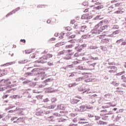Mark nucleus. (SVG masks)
I'll use <instances>...</instances> for the list:
<instances>
[{
    "mask_svg": "<svg viewBox=\"0 0 126 126\" xmlns=\"http://www.w3.org/2000/svg\"><path fill=\"white\" fill-rule=\"evenodd\" d=\"M105 21H100L97 25L95 26V29H94L92 31V34H96V35H98L100 34V31L97 30V29L98 28L99 26H101L100 27L101 30H105V29H108L109 27V25H104L105 24Z\"/></svg>",
    "mask_w": 126,
    "mask_h": 126,
    "instance_id": "1",
    "label": "nucleus"
},
{
    "mask_svg": "<svg viewBox=\"0 0 126 126\" xmlns=\"http://www.w3.org/2000/svg\"><path fill=\"white\" fill-rule=\"evenodd\" d=\"M9 79H2L0 80V83H2V81H4V84H3V85H10L11 84V82L9 81Z\"/></svg>",
    "mask_w": 126,
    "mask_h": 126,
    "instance_id": "2",
    "label": "nucleus"
},
{
    "mask_svg": "<svg viewBox=\"0 0 126 126\" xmlns=\"http://www.w3.org/2000/svg\"><path fill=\"white\" fill-rule=\"evenodd\" d=\"M19 9H20V7H18V8H16L15 10H14L12 12L8 13L6 15V17H8V16H9V15H11V14H13V13H15V11H18V10H19Z\"/></svg>",
    "mask_w": 126,
    "mask_h": 126,
    "instance_id": "3",
    "label": "nucleus"
},
{
    "mask_svg": "<svg viewBox=\"0 0 126 126\" xmlns=\"http://www.w3.org/2000/svg\"><path fill=\"white\" fill-rule=\"evenodd\" d=\"M47 63V61L43 60L42 58H39V60L35 61L36 63Z\"/></svg>",
    "mask_w": 126,
    "mask_h": 126,
    "instance_id": "4",
    "label": "nucleus"
},
{
    "mask_svg": "<svg viewBox=\"0 0 126 126\" xmlns=\"http://www.w3.org/2000/svg\"><path fill=\"white\" fill-rule=\"evenodd\" d=\"M44 114H45V111L42 109L36 113V116H43Z\"/></svg>",
    "mask_w": 126,
    "mask_h": 126,
    "instance_id": "5",
    "label": "nucleus"
},
{
    "mask_svg": "<svg viewBox=\"0 0 126 126\" xmlns=\"http://www.w3.org/2000/svg\"><path fill=\"white\" fill-rule=\"evenodd\" d=\"M59 115H60V117H63V116H65V115H66V114H68V112H67V111H65V110H63V111H61L60 112Z\"/></svg>",
    "mask_w": 126,
    "mask_h": 126,
    "instance_id": "6",
    "label": "nucleus"
},
{
    "mask_svg": "<svg viewBox=\"0 0 126 126\" xmlns=\"http://www.w3.org/2000/svg\"><path fill=\"white\" fill-rule=\"evenodd\" d=\"M109 41L110 39H109V38L104 37V39H101V43H103V44H107V43H109Z\"/></svg>",
    "mask_w": 126,
    "mask_h": 126,
    "instance_id": "7",
    "label": "nucleus"
},
{
    "mask_svg": "<svg viewBox=\"0 0 126 126\" xmlns=\"http://www.w3.org/2000/svg\"><path fill=\"white\" fill-rule=\"evenodd\" d=\"M109 70H117V67L115 66H110L107 67Z\"/></svg>",
    "mask_w": 126,
    "mask_h": 126,
    "instance_id": "8",
    "label": "nucleus"
},
{
    "mask_svg": "<svg viewBox=\"0 0 126 126\" xmlns=\"http://www.w3.org/2000/svg\"><path fill=\"white\" fill-rule=\"evenodd\" d=\"M84 111H86V106H85V105L80 106V111L84 112Z\"/></svg>",
    "mask_w": 126,
    "mask_h": 126,
    "instance_id": "9",
    "label": "nucleus"
},
{
    "mask_svg": "<svg viewBox=\"0 0 126 126\" xmlns=\"http://www.w3.org/2000/svg\"><path fill=\"white\" fill-rule=\"evenodd\" d=\"M94 20H97V19H99V20L103 19V16L101 15H97L94 18Z\"/></svg>",
    "mask_w": 126,
    "mask_h": 126,
    "instance_id": "10",
    "label": "nucleus"
},
{
    "mask_svg": "<svg viewBox=\"0 0 126 126\" xmlns=\"http://www.w3.org/2000/svg\"><path fill=\"white\" fill-rule=\"evenodd\" d=\"M79 102V99H73L71 101V104H77V102Z\"/></svg>",
    "mask_w": 126,
    "mask_h": 126,
    "instance_id": "11",
    "label": "nucleus"
},
{
    "mask_svg": "<svg viewBox=\"0 0 126 126\" xmlns=\"http://www.w3.org/2000/svg\"><path fill=\"white\" fill-rule=\"evenodd\" d=\"M47 121H49V122H54V116H51L49 117L46 118Z\"/></svg>",
    "mask_w": 126,
    "mask_h": 126,
    "instance_id": "12",
    "label": "nucleus"
},
{
    "mask_svg": "<svg viewBox=\"0 0 126 126\" xmlns=\"http://www.w3.org/2000/svg\"><path fill=\"white\" fill-rule=\"evenodd\" d=\"M29 85L30 86V87H35V86H36V83L30 82Z\"/></svg>",
    "mask_w": 126,
    "mask_h": 126,
    "instance_id": "13",
    "label": "nucleus"
},
{
    "mask_svg": "<svg viewBox=\"0 0 126 126\" xmlns=\"http://www.w3.org/2000/svg\"><path fill=\"white\" fill-rule=\"evenodd\" d=\"M28 63V60H21L18 62L19 63Z\"/></svg>",
    "mask_w": 126,
    "mask_h": 126,
    "instance_id": "14",
    "label": "nucleus"
},
{
    "mask_svg": "<svg viewBox=\"0 0 126 126\" xmlns=\"http://www.w3.org/2000/svg\"><path fill=\"white\" fill-rule=\"evenodd\" d=\"M83 79H84V77H80L75 79V81L76 82H78L79 81H82Z\"/></svg>",
    "mask_w": 126,
    "mask_h": 126,
    "instance_id": "15",
    "label": "nucleus"
},
{
    "mask_svg": "<svg viewBox=\"0 0 126 126\" xmlns=\"http://www.w3.org/2000/svg\"><path fill=\"white\" fill-rule=\"evenodd\" d=\"M104 7V6L103 5H99L98 6H97L96 7H94V8L95 9H97V10H99V9H101V8H103Z\"/></svg>",
    "mask_w": 126,
    "mask_h": 126,
    "instance_id": "16",
    "label": "nucleus"
},
{
    "mask_svg": "<svg viewBox=\"0 0 126 126\" xmlns=\"http://www.w3.org/2000/svg\"><path fill=\"white\" fill-rule=\"evenodd\" d=\"M121 119H122V116L121 115H118L117 117H116L115 121L118 122L119 120H121Z\"/></svg>",
    "mask_w": 126,
    "mask_h": 126,
    "instance_id": "17",
    "label": "nucleus"
},
{
    "mask_svg": "<svg viewBox=\"0 0 126 126\" xmlns=\"http://www.w3.org/2000/svg\"><path fill=\"white\" fill-rule=\"evenodd\" d=\"M86 28H87V27L86 26H81L80 27V32H84V29H86Z\"/></svg>",
    "mask_w": 126,
    "mask_h": 126,
    "instance_id": "18",
    "label": "nucleus"
},
{
    "mask_svg": "<svg viewBox=\"0 0 126 126\" xmlns=\"http://www.w3.org/2000/svg\"><path fill=\"white\" fill-rule=\"evenodd\" d=\"M11 98L12 99H18L20 98V95L17 94V95H14L11 96Z\"/></svg>",
    "mask_w": 126,
    "mask_h": 126,
    "instance_id": "19",
    "label": "nucleus"
},
{
    "mask_svg": "<svg viewBox=\"0 0 126 126\" xmlns=\"http://www.w3.org/2000/svg\"><path fill=\"white\" fill-rule=\"evenodd\" d=\"M87 16H88V14H83L82 16L81 19H87Z\"/></svg>",
    "mask_w": 126,
    "mask_h": 126,
    "instance_id": "20",
    "label": "nucleus"
},
{
    "mask_svg": "<svg viewBox=\"0 0 126 126\" xmlns=\"http://www.w3.org/2000/svg\"><path fill=\"white\" fill-rule=\"evenodd\" d=\"M39 70H40V68H35L33 69L31 71L32 72H38Z\"/></svg>",
    "mask_w": 126,
    "mask_h": 126,
    "instance_id": "21",
    "label": "nucleus"
},
{
    "mask_svg": "<svg viewBox=\"0 0 126 126\" xmlns=\"http://www.w3.org/2000/svg\"><path fill=\"white\" fill-rule=\"evenodd\" d=\"M33 75V74L32 72H27L25 74V76L28 77V76H30Z\"/></svg>",
    "mask_w": 126,
    "mask_h": 126,
    "instance_id": "22",
    "label": "nucleus"
},
{
    "mask_svg": "<svg viewBox=\"0 0 126 126\" xmlns=\"http://www.w3.org/2000/svg\"><path fill=\"white\" fill-rule=\"evenodd\" d=\"M98 125H107V122L99 121L97 122Z\"/></svg>",
    "mask_w": 126,
    "mask_h": 126,
    "instance_id": "23",
    "label": "nucleus"
},
{
    "mask_svg": "<svg viewBox=\"0 0 126 126\" xmlns=\"http://www.w3.org/2000/svg\"><path fill=\"white\" fill-rule=\"evenodd\" d=\"M47 57L48 56L47 55H45L41 57V60L42 59L43 61H46L48 60V59H49Z\"/></svg>",
    "mask_w": 126,
    "mask_h": 126,
    "instance_id": "24",
    "label": "nucleus"
},
{
    "mask_svg": "<svg viewBox=\"0 0 126 126\" xmlns=\"http://www.w3.org/2000/svg\"><path fill=\"white\" fill-rule=\"evenodd\" d=\"M113 59H110L108 60V64L110 65H114V62H110L111 61H112Z\"/></svg>",
    "mask_w": 126,
    "mask_h": 126,
    "instance_id": "25",
    "label": "nucleus"
},
{
    "mask_svg": "<svg viewBox=\"0 0 126 126\" xmlns=\"http://www.w3.org/2000/svg\"><path fill=\"white\" fill-rule=\"evenodd\" d=\"M66 68H67V69H70L71 68H73V65L72 64L68 65L66 66Z\"/></svg>",
    "mask_w": 126,
    "mask_h": 126,
    "instance_id": "26",
    "label": "nucleus"
},
{
    "mask_svg": "<svg viewBox=\"0 0 126 126\" xmlns=\"http://www.w3.org/2000/svg\"><path fill=\"white\" fill-rule=\"evenodd\" d=\"M111 84L114 85V86L118 87L119 86V85H120V83H116L114 81H113L111 83Z\"/></svg>",
    "mask_w": 126,
    "mask_h": 126,
    "instance_id": "27",
    "label": "nucleus"
},
{
    "mask_svg": "<svg viewBox=\"0 0 126 126\" xmlns=\"http://www.w3.org/2000/svg\"><path fill=\"white\" fill-rule=\"evenodd\" d=\"M58 101V99L56 97H53L51 98L52 103H56Z\"/></svg>",
    "mask_w": 126,
    "mask_h": 126,
    "instance_id": "28",
    "label": "nucleus"
},
{
    "mask_svg": "<svg viewBox=\"0 0 126 126\" xmlns=\"http://www.w3.org/2000/svg\"><path fill=\"white\" fill-rule=\"evenodd\" d=\"M76 83H72V84H69L68 85V87L71 88V87H74V86H76Z\"/></svg>",
    "mask_w": 126,
    "mask_h": 126,
    "instance_id": "29",
    "label": "nucleus"
},
{
    "mask_svg": "<svg viewBox=\"0 0 126 126\" xmlns=\"http://www.w3.org/2000/svg\"><path fill=\"white\" fill-rule=\"evenodd\" d=\"M120 32H121V30H117V31L114 32H113V34H114V35H117V34H119Z\"/></svg>",
    "mask_w": 126,
    "mask_h": 126,
    "instance_id": "30",
    "label": "nucleus"
},
{
    "mask_svg": "<svg viewBox=\"0 0 126 126\" xmlns=\"http://www.w3.org/2000/svg\"><path fill=\"white\" fill-rule=\"evenodd\" d=\"M75 49H78V50H77L78 52H81V51H82V49L83 48H81L80 46V47L78 46V47H76Z\"/></svg>",
    "mask_w": 126,
    "mask_h": 126,
    "instance_id": "31",
    "label": "nucleus"
},
{
    "mask_svg": "<svg viewBox=\"0 0 126 126\" xmlns=\"http://www.w3.org/2000/svg\"><path fill=\"white\" fill-rule=\"evenodd\" d=\"M19 112L18 113V115L19 116H24V115L25 114L24 112H23V111H19Z\"/></svg>",
    "mask_w": 126,
    "mask_h": 126,
    "instance_id": "32",
    "label": "nucleus"
},
{
    "mask_svg": "<svg viewBox=\"0 0 126 126\" xmlns=\"http://www.w3.org/2000/svg\"><path fill=\"white\" fill-rule=\"evenodd\" d=\"M123 41H124V39L123 38H121L119 40H118L116 42V44H117L118 45V44H120V43H121V42H123Z\"/></svg>",
    "mask_w": 126,
    "mask_h": 126,
    "instance_id": "33",
    "label": "nucleus"
},
{
    "mask_svg": "<svg viewBox=\"0 0 126 126\" xmlns=\"http://www.w3.org/2000/svg\"><path fill=\"white\" fill-rule=\"evenodd\" d=\"M64 52H65L64 50L60 51L59 53H58V56H61L63 55H64Z\"/></svg>",
    "mask_w": 126,
    "mask_h": 126,
    "instance_id": "34",
    "label": "nucleus"
},
{
    "mask_svg": "<svg viewBox=\"0 0 126 126\" xmlns=\"http://www.w3.org/2000/svg\"><path fill=\"white\" fill-rule=\"evenodd\" d=\"M30 82H31V81L30 80L25 81L23 82V84H29Z\"/></svg>",
    "mask_w": 126,
    "mask_h": 126,
    "instance_id": "35",
    "label": "nucleus"
},
{
    "mask_svg": "<svg viewBox=\"0 0 126 126\" xmlns=\"http://www.w3.org/2000/svg\"><path fill=\"white\" fill-rule=\"evenodd\" d=\"M22 110H23V109L19 108V107H17L15 109V112H19L20 111H22Z\"/></svg>",
    "mask_w": 126,
    "mask_h": 126,
    "instance_id": "36",
    "label": "nucleus"
},
{
    "mask_svg": "<svg viewBox=\"0 0 126 126\" xmlns=\"http://www.w3.org/2000/svg\"><path fill=\"white\" fill-rule=\"evenodd\" d=\"M52 81V79L48 78L44 81V83H47V82H50Z\"/></svg>",
    "mask_w": 126,
    "mask_h": 126,
    "instance_id": "37",
    "label": "nucleus"
},
{
    "mask_svg": "<svg viewBox=\"0 0 126 126\" xmlns=\"http://www.w3.org/2000/svg\"><path fill=\"white\" fill-rule=\"evenodd\" d=\"M106 35L105 34H103V35H101L99 36V39H102V40H103V39L105 37H106Z\"/></svg>",
    "mask_w": 126,
    "mask_h": 126,
    "instance_id": "38",
    "label": "nucleus"
},
{
    "mask_svg": "<svg viewBox=\"0 0 126 126\" xmlns=\"http://www.w3.org/2000/svg\"><path fill=\"white\" fill-rule=\"evenodd\" d=\"M82 5L87 6V5H88V2L85 1L83 3H82Z\"/></svg>",
    "mask_w": 126,
    "mask_h": 126,
    "instance_id": "39",
    "label": "nucleus"
},
{
    "mask_svg": "<svg viewBox=\"0 0 126 126\" xmlns=\"http://www.w3.org/2000/svg\"><path fill=\"white\" fill-rule=\"evenodd\" d=\"M69 43H75L76 42V40L73 39L70 40L68 41Z\"/></svg>",
    "mask_w": 126,
    "mask_h": 126,
    "instance_id": "40",
    "label": "nucleus"
},
{
    "mask_svg": "<svg viewBox=\"0 0 126 126\" xmlns=\"http://www.w3.org/2000/svg\"><path fill=\"white\" fill-rule=\"evenodd\" d=\"M126 42L122 41V43L120 45V47H123V46H126Z\"/></svg>",
    "mask_w": 126,
    "mask_h": 126,
    "instance_id": "41",
    "label": "nucleus"
},
{
    "mask_svg": "<svg viewBox=\"0 0 126 126\" xmlns=\"http://www.w3.org/2000/svg\"><path fill=\"white\" fill-rule=\"evenodd\" d=\"M114 13L115 14L117 13V14H120V13L122 14V13H123V11L118 10V11L115 12Z\"/></svg>",
    "mask_w": 126,
    "mask_h": 126,
    "instance_id": "42",
    "label": "nucleus"
},
{
    "mask_svg": "<svg viewBox=\"0 0 126 126\" xmlns=\"http://www.w3.org/2000/svg\"><path fill=\"white\" fill-rule=\"evenodd\" d=\"M95 65H96V63H92L90 65V66H93V69H94V67H95Z\"/></svg>",
    "mask_w": 126,
    "mask_h": 126,
    "instance_id": "43",
    "label": "nucleus"
},
{
    "mask_svg": "<svg viewBox=\"0 0 126 126\" xmlns=\"http://www.w3.org/2000/svg\"><path fill=\"white\" fill-rule=\"evenodd\" d=\"M125 71H123L122 72L118 73L116 75H122V74H124V73H125Z\"/></svg>",
    "mask_w": 126,
    "mask_h": 126,
    "instance_id": "44",
    "label": "nucleus"
},
{
    "mask_svg": "<svg viewBox=\"0 0 126 126\" xmlns=\"http://www.w3.org/2000/svg\"><path fill=\"white\" fill-rule=\"evenodd\" d=\"M117 70H109V72H110L111 73H115Z\"/></svg>",
    "mask_w": 126,
    "mask_h": 126,
    "instance_id": "45",
    "label": "nucleus"
},
{
    "mask_svg": "<svg viewBox=\"0 0 126 126\" xmlns=\"http://www.w3.org/2000/svg\"><path fill=\"white\" fill-rule=\"evenodd\" d=\"M82 93H83V94L86 93V94H89V90H85Z\"/></svg>",
    "mask_w": 126,
    "mask_h": 126,
    "instance_id": "46",
    "label": "nucleus"
},
{
    "mask_svg": "<svg viewBox=\"0 0 126 126\" xmlns=\"http://www.w3.org/2000/svg\"><path fill=\"white\" fill-rule=\"evenodd\" d=\"M86 110H87V109H88L89 110H92V109H93V107H90L89 106H86Z\"/></svg>",
    "mask_w": 126,
    "mask_h": 126,
    "instance_id": "47",
    "label": "nucleus"
},
{
    "mask_svg": "<svg viewBox=\"0 0 126 126\" xmlns=\"http://www.w3.org/2000/svg\"><path fill=\"white\" fill-rule=\"evenodd\" d=\"M71 59V57L70 56H66L64 58V60H70Z\"/></svg>",
    "mask_w": 126,
    "mask_h": 126,
    "instance_id": "48",
    "label": "nucleus"
},
{
    "mask_svg": "<svg viewBox=\"0 0 126 126\" xmlns=\"http://www.w3.org/2000/svg\"><path fill=\"white\" fill-rule=\"evenodd\" d=\"M119 28H119V26H118V25H114L113 28V29H119Z\"/></svg>",
    "mask_w": 126,
    "mask_h": 126,
    "instance_id": "49",
    "label": "nucleus"
},
{
    "mask_svg": "<svg viewBox=\"0 0 126 126\" xmlns=\"http://www.w3.org/2000/svg\"><path fill=\"white\" fill-rule=\"evenodd\" d=\"M79 69H81L82 70H85V68H83L82 66H80L78 67Z\"/></svg>",
    "mask_w": 126,
    "mask_h": 126,
    "instance_id": "50",
    "label": "nucleus"
},
{
    "mask_svg": "<svg viewBox=\"0 0 126 126\" xmlns=\"http://www.w3.org/2000/svg\"><path fill=\"white\" fill-rule=\"evenodd\" d=\"M115 92L117 94H122V93H123V91H116Z\"/></svg>",
    "mask_w": 126,
    "mask_h": 126,
    "instance_id": "51",
    "label": "nucleus"
},
{
    "mask_svg": "<svg viewBox=\"0 0 126 126\" xmlns=\"http://www.w3.org/2000/svg\"><path fill=\"white\" fill-rule=\"evenodd\" d=\"M54 116H56V117H61V115L58 113H54Z\"/></svg>",
    "mask_w": 126,
    "mask_h": 126,
    "instance_id": "52",
    "label": "nucleus"
},
{
    "mask_svg": "<svg viewBox=\"0 0 126 126\" xmlns=\"http://www.w3.org/2000/svg\"><path fill=\"white\" fill-rule=\"evenodd\" d=\"M36 97L37 98V99H42V98H43V95H39L37 96Z\"/></svg>",
    "mask_w": 126,
    "mask_h": 126,
    "instance_id": "53",
    "label": "nucleus"
},
{
    "mask_svg": "<svg viewBox=\"0 0 126 126\" xmlns=\"http://www.w3.org/2000/svg\"><path fill=\"white\" fill-rule=\"evenodd\" d=\"M43 102H44V103H47V102H49V98H47L46 99H44L43 100Z\"/></svg>",
    "mask_w": 126,
    "mask_h": 126,
    "instance_id": "54",
    "label": "nucleus"
},
{
    "mask_svg": "<svg viewBox=\"0 0 126 126\" xmlns=\"http://www.w3.org/2000/svg\"><path fill=\"white\" fill-rule=\"evenodd\" d=\"M91 81H92V79H88L87 80H85L86 82H90Z\"/></svg>",
    "mask_w": 126,
    "mask_h": 126,
    "instance_id": "55",
    "label": "nucleus"
},
{
    "mask_svg": "<svg viewBox=\"0 0 126 126\" xmlns=\"http://www.w3.org/2000/svg\"><path fill=\"white\" fill-rule=\"evenodd\" d=\"M113 9H114V7L113 6V5H111L108 8V10H112Z\"/></svg>",
    "mask_w": 126,
    "mask_h": 126,
    "instance_id": "56",
    "label": "nucleus"
},
{
    "mask_svg": "<svg viewBox=\"0 0 126 126\" xmlns=\"http://www.w3.org/2000/svg\"><path fill=\"white\" fill-rule=\"evenodd\" d=\"M71 47H72V45H68L66 46L65 48H66V49H69V48H71Z\"/></svg>",
    "mask_w": 126,
    "mask_h": 126,
    "instance_id": "57",
    "label": "nucleus"
},
{
    "mask_svg": "<svg viewBox=\"0 0 126 126\" xmlns=\"http://www.w3.org/2000/svg\"><path fill=\"white\" fill-rule=\"evenodd\" d=\"M6 89V88H0V91H3L4 90H5Z\"/></svg>",
    "mask_w": 126,
    "mask_h": 126,
    "instance_id": "58",
    "label": "nucleus"
},
{
    "mask_svg": "<svg viewBox=\"0 0 126 126\" xmlns=\"http://www.w3.org/2000/svg\"><path fill=\"white\" fill-rule=\"evenodd\" d=\"M92 17H93V16L92 15L91 16H87V19H91V18H92Z\"/></svg>",
    "mask_w": 126,
    "mask_h": 126,
    "instance_id": "59",
    "label": "nucleus"
},
{
    "mask_svg": "<svg viewBox=\"0 0 126 126\" xmlns=\"http://www.w3.org/2000/svg\"><path fill=\"white\" fill-rule=\"evenodd\" d=\"M47 56L48 59L53 57V55L52 54H47Z\"/></svg>",
    "mask_w": 126,
    "mask_h": 126,
    "instance_id": "60",
    "label": "nucleus"
},
{
    "mask_svg": "<svg viewBox=\"0 0 126 126\" xmlns=\"http://www.w3.org/2000/svg\"><path fill=\"white\" fill-rule=\"evenodd\" d=\"M80 47L83 49L84 47H86V44H82L81 46H80Z\"/></svg>",
    "mask_w": 126,
    "mask_h": 126,
    "instance_id": "61",
    "label": "nucleus"
},
{
    "mask_svg": "<svg viewBox=\"0 0 126 126\" xmlns=\"http://www.w3.org/2000/svg\"><path fill=\"white\" fill-rule=\"evenodd\" d=\"M74 72H72L71 73V74L70 75H69V77H73V76H74Z\"/></svg>",
    "mask_w": 126,
    "mask_h": 126,
    "instance_id": "62",
    "label": "nucleus"
},
{
    "mask_svg": "<svg viewBox=\"0 0 126 126\" xmlns=\"http://www.w3.org/2000/svg\"><path fill=\"white\" fill-rule=\"evenodd\" d=\"M115 6H121V3H117L115 4Z\"/></svg>",
    "mask_w": 126,
    "mask_h": 126,
    "instance_id": "63",
    "label": "nucleus"
},
{
    "mask_svg": "<svg viewBox=\"0 0 126 126\" xmlns=\"http://www.w3.org/2000/svg\"><path fill=\"white\" fill-rule=\"evenodd\" d=\"M26 54H31V51L30 50H25Z\"/></svg>",
    "mask_w": 126,
    "mask_h": 126,
    "instance_id": "64",
    "label": "nucleus"
}]
</instances>
